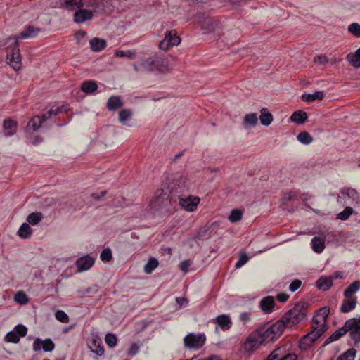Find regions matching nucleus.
I'll return each mask as SVG.
<instances>
[{
  "mask_svg": "<svg viewBox=\"0 0 360 360\" xmlns=\"http://www.w3.org/2000/svg\"><path fill=\"white\" fill-rule=\"evenodd\" d=\"M323 333V328L311 327V330L301 338L300 348L303 350L307 349Z\"/></svg>",
  "mask_w": 360,
  "mask_h": 360,
  "instance_id": "1a4fd4ad",
  "label": "nucleus"
},
{
  "mask_svg": "<svg viewBox=\"0 0 360 360\" xmlns=\"http://www.w3.org/2000/svg\"><path fill=\"white\" fill-rule=\"evenodd\" d=\"M100 259L104 262H108L112 259V250L110 248L103 249L100 255Z\"/></svg>",
  "mask_w": 360,
  "mask_h": 360,
  "instance_id": "de8ad7c7",
  "label": "nucleus"
},
{
  "mask_svg": "<svg viewBox=\"0 0 360 360\" xmlns=\"http://www.w3.org/2000/svg\"><path fill=\"white\" fill-rule=\"evenodd\" d=\"M98 89V85L94 81L88 80L82 83L81 89L86 94H92Z\"/></svg>",
  "mask_w": 360,
  "mask_h": 360,
  "instance_id": "4c0bfd02",
  "label": "nucleus"
},
{
  "mask_svg": "<svg viewBox=\"0 0 360 360\" xmlns=\"http://www.w3.org/2000/svg\"><path fill=\"white\" fill-rule=\"evenodd\" d=\"M347 60L354 68H360V47L354 52L347 56Z\"/></svg>",
  "mask_w": 360,
  "mask_h": 360,
  "instance_id": "2f4dec72",
  "label": "nucleus"
},
{
  "mask_svg": "<svg viewBox=\"0 0 360 360\" xmlns=\"http://www.w3.org/2000/svg\"><path fill=\"white\" fill-rule=\"evenodd\" d=\"M158 264L159 262L157 259H155V257H150L148 259V262L144 266V271L146 274H150L153 271V270L155 268L158 266Z\"/></svg>",
  "mask_w": 360,
  "mask_h": 360,
  "instance_id": "a19ab883",
  "label": "nucleus"
},
{
  "mask_svg": "<svg viewBox=\"0 0 360 360\" xmlns=\"http://www.w3.org/2000/svg\"><path fill=\"white\" fill-rule=\"evenodd\" d=\"M351 323L352 322L350 321H346L342 327L336 330L329 338H327L325 344L328 345L333 341H336L345 335L349 331V329H351Z\"/></svg>",
  "mask_w": 360,
  "mask_h": 360,
  "instance_id": "f3484780",
  "label": "nucleus"
},
{
  "mask_svg": "<svg viewBox=\"0 0 360 360\" xmlns=\"http://www.w3.org/2000/svg\"><path fill=\"white\" fill-rule=\"evenodd\" d=\"M243 213L240 210L234 209L231 212V214L229 216V219L231 222H237L241 219Z\"/></svg>",
  "mask_w": 360,
  "mask_h": 360,
  "instance_id": "09e8293b",
  "label": "nucleus"
},
{
  "mask_svg": "<svg viewBox=\"0 0 360 360\" xmlns=\"http://www.w3.org/2000/svg\"><path fill=\"white\" fill-rule=\"evenodd\" d=\"M258 123L257 114L255 112L246 114L243 118V125L244 128L249 129L255 127Z\"/></svg>",
  "mask_w": 360,
  "mask_h": 360,
  "instance_id": "a878e982",
  "label": "nucleus"
},
{
  "mask_svg": "<svg viewBox=\"0 0 360 360\" xmlns=\"http://www.w3.org/2000/svg\"><path fill=\"white\" fill-rule=\"evenodd\" d=\"M93 18V13L90 10L79 9L74 14V21L76 23H82Z\"/></svg>",
  "mask_w": 360,
  "mask_h": 360,
  "instance_id": "6ab92c4d",
  "label": "nucleus"
},
{
  "mask_svg": "<svg viewBox=\"0 0 360 360\" xmlns=\"http://www.w3.org/2000/svg\"><path fill=\"white\" fill-rule=\"evenodd\" d=\"M314 62L319 64H326L328 63V59L326 56L321 55L316 56L314 59Z\"/></svg>",
  "mask_w": 360,
  "mask_h": 360,
  "instance_id": "e2e57ef3",
  "label": "nucleus"
},
{
  "mask_svg": "<svg viewBox=\"0 0 360 360\" xmlns=\"http://www.w3.org/2000/svg\"><path fill=\"white\" fill-rule=\"evenodd\" d=\"M123 106V102L119 96H110L107 102L106 107L110 111H115Z\"/></svg>",
  "mask_w": 360,
  "mask_h": 360,
  "instance_id": "5701e85b",
  "label": "nucleus"
},
{
  "mask_svg": "<svg viewBox=\"0 0 360 360\" xmlns=\"http://www.w3.org/2000/svg\"><path fill=\"white\" fill-rule=\"evenodd\" d=\"M307 114L306 112L299 110L295 111L292 115L290 116V120L292 122L297 123L298 124H304L307 120Z\"/></svg>",
  "mask_w": 360,
  "mask_h": 360,
  "instance_id": "c756f323",
  "label": "nucleus"
},
{
  "mask_svg": "<svg viewBox=\"0 0 360 360\" xmlns=\"http://www.w3.org/2000/svg\"><path fill=\"white\" fill-rule=\"evenodd\" d=\"M199 23L202 26L204 30H207V32L214 31L216 27H218L217 22L211 17L207 16L200 19L199 20Z\"/></svg>",
  "mask_w": 360,
  "mask_h": 360,
  "instance_id": "4be33fe9",
  "label": "nucleus"
},
{
  "mask_svg": "<svg viewBox=\"0 0 360 360\" xmlns=\"http://www.w3.org/2000/svg\"><path fill=\"white\" fill-rule=\"evenodd\" d=\"M89 44L92 51L98 52L103 50L106 47L107 42L103 39L94 37L90 40Z\"/></svg>",
  "mask_w": 360,
  "mask_h": 360,
  "instance_id": "b1692460",
  "label": "nucleus"
},
{
  "mask_svg": "<svg viewBox=\"0 0 360 360\" xmlns=\"http://www.w3.org/2000/svg\"><path fill=\"white\" fill-rule=\"evenodd\" d=\"M101 344L102 341L98 337L93 338L91 340L88 342V348L92 353L96 355L95 358L96 360H98L99 356H102L104 354V348Z\"/></svg>",
  "mask_w": 360,
  "mask_h": 360,
  "instance_id": "dca6fc26",
  "label": "nucleus"
},
{
  "mask_svg": "<svg viewBox=\"0 0 360 360\" xmlns=\"http://www.w3.org/2000/svg\"><path fill=\"white\" fill-rule=\"evenodd\" d=\"M139 345L136 343L134 342L131 345V346L128 350V354H129L131 356H134L139 352Z\"/></svg>",
  "mask_w": 360,
  "mask_h": 360,
  "instance_id": "680f3d73",
  "label": "nucleus"
},
{
  "mask_svg": "<svg viewBox=\"0 0 360 360\" xmlns=\"http://www.w3.org/2000/svg\"><path fill=\"white\" fill-rule=\"evenodd\" d=\"M56 319L61 323H67L69 322L68 315L63 310H58L55 313Z\"/></svg>",
  "mask_w": 360,
  "mask_h": 360,
  "instance_id": "603ef678",
  "label": "nucleus"
},
{
  "mask_svg": "<svg viewBox=\"0 0 360 360\" xmlns=\"http://www.w3.org/2000/svg\"><path fill=\"white\" fill-rule=\"evenodd\" d=\"M132 116V111L130 109H123L119 112L118 120L120 123L125 124Z\"/></svg>",
  "mask_w": 360,
  "mask_h": 360,
  "instance_id": "79ce46f5",
  "label": "nucleus"
},
{
  "mask_svg": "<svg viewBox=\"0 0 360 360\" xmlns=\"http://www.w3.org/2000/svg\"><path fill=\"white\" fill-rule=\"evenodd\" d=\"M312 250L316 253H321L325 248V238L315 236L311 241Z\"/></svg>",
  "mask_w": 360,
  "mask_h": 360,
  "instance_id": "bb28decb",
  "label": "nucleus"
},
{
  "mask_svg": "<svg viewBox=\"0 0 360 360\" xmlns=\"http://www.w3.org/2000/svg\"><path fill=\"white\" fill-rule=\"evenodd\" d=\"M177 199L179 200L180 206L188 212H193L196 210L200 202V198L198 197H193L192 195L185 198H182L179 196V198H176V200Z\"/></svg>",
  "mask_w": 360,
  "mask_h": 360,
  "instance_id": "f8f14e48",
  "label": "nucleus"
},
{
  "mask_svg": "<svg viewBox=\"0 0 360 360\" xmlns=\"http://www.w3.org/2000/svg\"><path fill=\"white\" fill-rule=\"evenodd\" d=\"M206 336L204 333L195 334L193 333L187 334L184 338L185 347L188 349H199L205 343Z\"/></svg>",
  "mask_w": 360,
  "mask_h": 360,
  "instance_id": "6e6552de",
  "label": "nucleus"
},
{
  "mask_svg": "<svg viewBox=\"0 0 360 360\" xmlns=\"http://www.w3.org/2000/svg\"><path fill=\"white\" fill-rule=\"evenodd\" d=\"M347 321L352 322L351 329H349L350 338L354 341V345L357 346L360 343V318H352Z\"/></svg>",
  "mask_w": 360,
  "mask_h": 360,
  "instance_id": "2eb2a0df",
  "label": "nucleus"
},
{
  "mask_svg": "<svg viewBox=\"0 0 360 360\" xmlns=\"http://www.w3.org/2000/svg\"><path fill=\"white\" fill-rule=\"evenodd\" d=\"M105 340L110 347H115L117 343V338L113 333H107L105 337Z\"/></svg>",
  "mask_w": 360,
  "mask_h": 360,
  "instance_id": "8fccbe9b",
  "label": "nucleus"
},
{
  "mask_svg": "<svg viewBox=\"0 0 360 360\" xmlns=\"http://www.w3.org/2000/svg\"><path fill=\"white\" fill-rule=\"evenodd\" d=\"M215 322L223 330H226L231 327V320L229 315L221 314L215 318Z\"/></svg>",
  "mask_w": 360,
  "mask_h": 360,
  "instance_id": "393cba45",
  "label": "nucleus"
},
{
  "mask_svg": "<svg viewBox=\"0 0 360 360\" xmlns=\"http://www.w3.org/2000/svg\"><path fill=\"white\" fill-rule=\"evenodd\" d=\"M43 214L40 212H32L27 217V224L31 225L38 224L42 219Z\"/></svg>",
  "mask_w": 360,
  "mask_h": 360,
  "instance_id": "ea45409f",
  "label": "nucleus"
},
{
  "mask_svg": "<svg viewBox=\"0 0 360 360\" xmlns=\"http://www.w3.org/2000/svg\"><path fill=\"white\" fill-rule=\"evenodd\" d=\"M260 112L259 120L261 124L266 127L270 125L273 121L271 113L266 108H262Z\"/></svg>",
  "mask_w": 360,
  "mask_h": 360,
  "instance_id": "7c9ffc66",
  "label": "nucleus"
},
{
  "mask_svg": "<svg viewBox=\"0 0 360 360\" xmlns=\"http://www.w3.org/2000/svg\"><path fill=\"white\" fill-rule=\"evenodd\" d=\"M348 30L349 32H351L353 35L360 37V24L356 22L352 23L349 27Z\"/></svg>",
  "mask_w": 360,
  "mask_h": 360,
  "instance_id": "864d4df0",
  "label": "nucleus"
},
{
  "mask_svg": "<svg viewBox=\"0 0 360 360\" xmlns=\"http://www.w3.org/2000/svg\"><path fill=\"white\" fill-rule=\"evenodd\" d=\"M352 213L353 209L351 207L347 206L343 210V211L338 214L337 219L342 221H345L351 216Z\"/></svg>",
  "mask_w": 360,
  "mask_h": 360,
  "instance_id": "49530a36",
  "label": "nucleus"
},
{
  "mask_svg": "<svg viewBox=\"0 0 360 360\" xmlns=\"http://www.w3.org/2000/svg\"><path fill=\"white\" fill-rule=\"evenodd\" d=\"M61 110L60 107H55L49 109L41 116H34L28 122L27 128L32 129L33 131L38 130L42 124L49 120L52 116H56Z\"/></svg>",
  "mask_w": 360,
  "mask_h": 360,
  "instance_id": "0eeeda50",
  "label": "nucleus"
},
{
  "mask_svg": "<svg viewBox=\"0 0 360 360\" xmlns=\"http://www.w3.org/2000/svg\"><path fill=\"white\" fill-rule=\"evenodd\" d=\"M356 349L350 348L341 354L337 360H354L356 356Z\"/></svg>",
  "mask_w": 360,
  "mask_h": 360,
  "instance_id": "c03bdc74",
  "label": "nucleus"
},
{
  "mask_svg": "<svg viewBox=\"0 0 360 360\" xmlns=\"http://www.w3.org/2000/svg\"><path fill=\"white\" fill-rule=\"evenodd\" d=\"M135 71L167 72L169 70L168 60L158 56H153L146 60H143L139 65H134Z\"/></svg>",
  "mask_w": 360,
  "mask_h": 360,
  "instance_id": "20e7f679",
  "label": "nucleus"
},
{
  "mask_svg": "<svg viewBox=\"0 0 360 360\" xmlns=\"http://www.w3.org/2000/svg\"><path fill=\"white\" fill-rule=\"evenodd\" d=\"M302 285V281L299 279L294 280L289 285V290L291 292H295L297 289L300 288Z\"/></svg>",
  "mask_w": 360,
  "mask_h": 360,
  "instance_id": "bf43d9fd",
  "label": "nucleus"
},
{
  "mask_svg": "<svg viewBox=\"0 0 360 360\" xmlns=\"http://www.w3.org/2000/svg\"><path fill=\"white\" fill-rule=\"evenodd\" d=\"M360 289V281L352 282L344 291V296L347 298L351 297L353 294Z\"/></svg>",
  "mask_w": 360,
  "mask_h": 360,
  "instance_id": "f704fd0d",
  "label": "nucleus"
},
{
  "mask_svg": "<svg viewBox=\"0 0 360 360\" xmlns=\"http://www.w3.org/2000/svg\"><path fill=\"white\" fill-rule=\"evenodd\" d=\"M176 199L166 188L163 184L155 193L154 198L151 200L150 206L151 209L157 212H169L172 202H176Z\"/></svg>",
  "mask_w": 360,
  "mask_h": 360,
  "instance_id": "f03ea898",
  "label": "nucleus"
},
{
  "mask_svg": "<svg viewBox=\"0 0 360 360\" xmlns=\"http://www.w3.org/2000/svg\"><path fill=\"white\" fill-rule=\"evenodd\" d=\"M40 29L35 28L32 25H29L22 31L20 35L8 37L5 41L4 45L12 40L11 44L6 48V61L7 63L15 71L22 69V58L19 49L18 39H27L34 37L37 35Z\"/></svg>",
  "mask_w": 360,
  "mask_h": 360,
  "instance_id": "f257e3e1",
  "label": "nucleus"
},
{
  "mask_svg": "<svg viewBox=\"0 0 360 360\" xmlns=\"http://www.w3.org/2000/svg\"><path fill=\"white\" fill-rule=\"evenodd\" d=\"M316 285L318 289L326 291L333 285V282L329 276H322L317 280Z\"/></svg>",
  "mask_w": 360,
  "mask_h": 360,
  "instance_id": "473e14b6",
  "label": "nucleus"
},
{
  "mask_svg": "<svg viewBox=\"0 0 360 360\" xmlns=\"http://www.w3.org/2000/svg\"><path fill=\"white\" fill-rule=\"evenodd\" d=\"M264 360H297V356L293 353L284 354V349L278 347L274 349Z\"/></svg>",
  "mask_w": 360,
  "mask_h": 360,
  "instance_id": "9b49d317",
  "label": "nucleus"
},
{
  "mask_svg": "<svg viewBox=\"0 0 360 360\" xmlns=\"http://www.w3.org/2000/svg\"><path fill=\"white\" fill-rule=\"evenodd\" d=\"M329 314H330V308L328 307H322V308L319 309L316 312V315L319 317H321L322 319V323L321 324L320 328H323L324 332L326 330V324L327 318H328Z\"/></svg>",
  "mask_w": 360,
  "mask_h": 360,
  "instance_id": "c9c22d12",
  "label": "nucleus"
},
{
  "mask_svg": "<svg viewBox=\"0 0 360 360\" xmlns=\"http://www.w3.org/2000/svg\"><path fill=\"white\" fill-rule=\"evenodd\" d=\"M285 328L284 323L281 320H278L270 326L266 325L260 326L257 328V330L259 333L262 341L264 343L278 339L283 334Z\"/></svg>",
  "mask_w": 360,
  "mask_h": 360,
  "instance_id": "39448f33",
  "label": "nucleus"
},
{
  "mask_svg": "<svg viewBox=\"0 0 360 360\" xmlns=\"http://www.w3.org/2000/svg\"><path fill=\"white\" fill-rule=\"evenodd\" d=\"M14 301L20 304H26L29 299L23 291H18L14 296Z\"/></svg>",
  "mask_w": 360,
  "mask_h": 360,
  "instance_id": "a18cd8bd",
  "label": "nucleus"
},
{
  "mask_svg": "<svg viewBox=\"0 0 360 360\" xmlns=\"http://www.w3.org/2000/svg\"><path fill=\"white\" fill-rule=\"evenodd\" d=\"M32 233V229L27 223H23L18 231V235L21 238H29Z\"/></svg>",
  "mask_w": 360,
  "mask_h": 360,
  "instance_id": "e433bc0d",
  "label": "nucleus"
},
{
  "mask_svg": "<svg viewBox=\"0 0 360 360\" xmlns=\"http://www.w3.org/2000/svg\"><path fill=\"white\" fill-rule=\"evenodd\" d=\"M356 299H344L340 307V311L342 313H349L353 310L356 306Z\"/></svg>",
  "mask_w": 360,
  "mask_h": 360,
  "instance_id": "cd10ccee",
  "label": "nucleus"
},
{
  "mask_svg": "<svg viewBox=\"0 0 360 360\" xmlns=\"http://www.w3.org/2000/svg\"><path fill=\"white\" fill-rule=\"evenodd\" d=\"M163 185L176 199L179 198L181 193L188 191L187 178L179 174H176L171 182Z\"/></svg>",
  "mask_w": 360,
  "mask_h": 360,
  "instance_id": "423d86ee",
  "label": "nucleus"
},
{
  "mask_svg": "<svg viewBox=\"0 0 360 360\" xmlns=\"http://www.w3.org/2000/svg\"><path fill=\"white\" fill-rule=\"evenodd\" d=\"M276 299L280 302H285L289 299V295L285 292L278 293L276 295Z\"/></svg>",
  "mask_w": 360,
  "mask_h": 360,
  "instance_id": "69168bd1",
  "label": "nucleus"
},
{
  "mask_svg": "<svg viewBox=\"0 0 360 360\" xmlns=\"http://www.w3.org/2000/svg\"><path fill=\"white\" fill-rule=\"evenodd\" d=\"M63 5L69 11H73L84 6L82 0H64Z\"/></svg>",
  "mask_w": 360,
  "mask_h": 360,
  "instance_id": "58836bf2",
  "label": "nucleus"
},
{
  "mask_svg": "<svg viewBox=\"0 0 360 360\" xmlns=\"http://www.w3.org/2000/svg\"><path fill=\"white\" fill-rule=\"evenodd\" d=\"M297 140L303 144L308 145L313 141V137L309 133L302 131L298 134Z\"/></svg>",
  "mask_w": 360,
  "mask_h": 360,
  "instance_id": "37998d69",
  "label": "nucleus"
},
{
  "mask_svg": "<svg viewBox=\"0 0 360 360\" xmlns=\"http://www.w3.org/2000/svg\"><path fill=\"white\" fill-rule=\"evenodd\" d=\"M13 330L16 332L17 335H18L20 338L26 335L27 328L22 324H18L14 328Z\"/></svg>",
  "mask_w": 360,
  "mask_h": 360,
  "instance_id": "6e6d98bb",
  "label": "nucleus"
},
{
  "mask_svg": "<svg viewBox=\"0 0 360 360\" xmlns=\"http://www.w3.org/2000/svg\"><path fill=\"white\" fill-rule=\"evenodd\" d=\"M341 193L350 198L352 200V204H357L359 202V195L356 189L352 188H343L341 190Z\"/></svg>",
  "mask_w": 360,
  "mask_h": 360,
  "instance_id": "c85d7f7f",
  "label": "nucleus"
},
{
  "mask_svg": "<svg viewBox=\"0 0 360 360\" xmlns=\"http://www.w3.org/2000/svg\"><path fill=\"white\" fill-rule=\"evenodd\" d=\"M324 98V93L322 91H316L314 94H304L302 100L305 102H313L315 100H322Z\"/></svg>",
  "mask_w": 360,
  "mask_h": 360,
  "instance_id": "72a5a7b5",
  "label": "nucleus"
},
{
  "mask_svg": "<svg viewBox=\"0 0 360 360\" xmlns=\"http://www.w3.org/2000/svg\"><path fill=\"white\" fill-rule=\"evenodd\" d=\"M248 260H249V258L245 253L240 254V255L239 257V259L235 264V267L236 269L240 268L245 263H247Z\"/></svg>",
  "mask_w": 360,
  "mask_h": 360,
  "instance_id": "4d7b16f0",
  "label": "nucleus"
},
{
  "mask_svg": "<svg viewBox=\"0 0 360 360\" xmlns=\"http://www.w3.org/2000/svg\"><path fill=\"white\" fill-rule=\"evenodd\" d=\"M309 304L307 302H297L292 309L288 311L280 319L285 328L292 327L304 320L307 316Z\"/></svg>",
  "mask_w": 360,
  "mask_h": 360,
  "instance_id": "7ed1b4c3",
  "label": "nucleus"
},
{
  "mask_svg": "<svg viewBox=\"0 0 360 360\" xmlns=\"http://www.w3.org/2000/svg\"><path fill=\"white\" fill-rule=\"evenodd\" d=\"M190 266L191 263L189 260H184L179 264V268L184 273H187L189 270Z\"/></svg>",
  "mask_w": 360,
  "mask_h": 360,
  "instance_id": "052dcab7",
  "label": "nucleus"
},
{
  "mask_svg": "<svg viewBox=\"0 0 360 360\" xmlns=\"http://www.w3.org/2000/svg\"><path fill=\"white\" fill-rule=\"evenodd\" d=\"M115 55L117 57H127L129 58H132L136 55V52L134 51L131 50H128L126 51L123 50H119L116 51Z\"/></svg>",
  "mask_w": 360,
  "mask_h": 360,
  "instance_id": "5fc2aeb1",
  "label": "nucleus"
},
{
  "mask_svg": "<svg viewBox=\"0 0 360 360\" xmlns=\"http://www.w3.org/2000/svg\"><path fill=\"white\" fill-rule=\"evenodd\" d=\"M55 348V344L50 338H46L44 340L37 338L33 342V350L34 352L43 349L46 352H52Z\"/></svg>",
  "mask_w": 360,
  "mask_h": 360,
  "instance_id": "ddd939ff",
  "label": "nucleus"
},
{
  "mask_svg": "<svg viewBox=\"0 0 360 360\" xmlns=\"http://www.w3.org/2000/svg\"><path fill=\"white\" fill-rule=\"evenodd\" d=\"M313 323L317 325L316 327H321V324L322 323V319L319 317L316 314L312 319Z\"/></svg>",
  "mask_w": 360,
  "mask_h": 360,
  "instance_id": "774afa93",
  "label": "nucleus"
},
{
  "mask_svg": "<svg viewBox=\"0 0 360 360\" xmlns=\"http://www.w3.org/2000/svg\"><path fill=\"white\" fill-rule=\"evenodd\" d=\"M261 309L265 314H270L272 312L275 306V300L272 296H266L264 297L259 303Z\"/></svg>",
  "mask_w": 360,
  "mask_h": 360,
  "instance_id": "412c9836",
  "label": "nucleus"
},
{
  "mask_svg": "<svg viewBox=\"0 0 360 360\" xmlns=\"http://www.w3.org/2000/svg\"><path fill=\"white\" fill-rule=\"evenodd\" d=\"M95 259L89 255H86L79 258L75 265L79 272H82L89 270L94 264Z\"/></svg>",
  "mask_w": 360,
  "mask_h": 360,
  "instance_id": "a211bd4d",
  "label": "nucleus"
},
{
  "mask_svg": "<svg viewBox=\"0 0 360 360\" xmlns=\"http://www.w3.org/2000/svg\"><path fill=\"white\" fill-rule=\"evenodd\" d=\"M18 123L11 119H5L3 121V129L5 136H11L16 133Z\"/></svg>",
  "mask_w": 360,
  "mask_h": 360,
  "instance_id": "aec40b11",
  "label": "nucleus"
},
{
  "mask_svg": "<svg viewBox=\"0 0 360 360\" xmlns=\"http://www.w3.org/2000/svg\"><path fill=\"white\" fill-rule=\"evenodd\" d=\"M97 287L96 285L93 287H89L86 288L84 290H78V292L82 294V296H84L86 295H89L90 296L95 295L97 292Z\"/></svg>",
  "mask_w": 360,
  "mask_h": 360,
  "instance_id": "13d9d810",
  "label": "nucleus"
},
{
  "mask_svg": "<svg viewBox=\"0 0 360 360\" xmlns=\"http://www.w3.org/2000/svg\"><path fill=\"white\" fill-rule=\"evenodd\" d=\"M181 39L177 35L175 30L166 31L165 37L159 42V48L161 50L167 51L174 46H177L180 44Z\"/></svg>",
  "mask_w": 360,
  "mask_h": 360,
  "instance_id": "9d476101",
  "label": "nucleus"
},
{
  "mask_svg": "<svg viewBox=\"0 0 360 360\" xmlns=\"http://www.w3.org/2000/svg\"><path fill=\"white\" fill-rule=\"evenodd\" d=\"M4 339L6 342L13 343H18L20 341L19 335H17L16 332L13 330L8 332Z\"/></svg>",
  "mask_w": 360,
  "mask_h": 360,
  "instance_id": "3c124183",
  "label": "nucleus"
},
{
  "mask_svg": "<svg viewBox=\"0 0 360 360\" xmlns=\"http://www.w3.org/2000/svg\"><path fill=\"white\" fill-rule=\"evenodd\" d=\"M263 344L259 333H258L257 329L251 333L246 338L244 347L246 350H252L260 345Z\"/></svg>",
  "mask_w": 360,
  "mask_h": 360,
  "instance_id": "4468645a",
  "label": "nucleus"
},
{
  "mask_svg": "<svg viewBox=\"0 0 360 360\" xmlns=\"http://www.w3.org/2000/svg\"><path fill=\"white\" fill-rule=\"evenodd\" d=\"M250 315H251L250 312H248V311L242 312L239 316V319H240V321H242L243 323H246L250 320Z\"/></svg>",
  "mask_w": 360,
  "mask_h": 360,
  "instance_id": "0e129e2a",
  "label": "nucleus"
},
{
  "mask_svg": "<svg viewBox=\"0 0 360 360\" xmlns=\"http://www.w3.org/2000/svg\"><path fill=\"white\" fill-rule=\"evenodd\" d=\"M313 323L317 325L316 327H321V324L322 323V319L319 317L316 314L312 319Z\"/></svg>",
  "mask_w": 360,
  "mask_h": 360,
  "instance_id": "338daca9",
  "label": "nucleus"
}]
</instances>
